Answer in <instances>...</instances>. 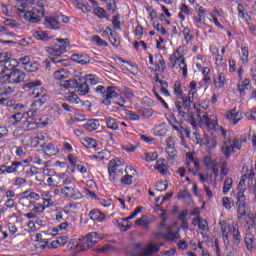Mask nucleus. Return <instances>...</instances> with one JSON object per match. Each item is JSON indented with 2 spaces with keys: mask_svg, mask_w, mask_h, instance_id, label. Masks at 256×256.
<instances>
[{
  "mask_svg": "<svg viewBox=\"0 0 256 256\" xmlns=\"http://www.w3.org/2000/svg\"><path fill=\"white\" fill-rule=\"evenodd\" d=\"M156 221V216L152 214L142 215L139 219L135 220L137 227H142L144 230H150L151 225Z\"/></svg>",
  "mask_w": 256,
  "mask_h": 256,
  "instance_id": "14",
  "label": "nucleus"
},
{
  "mask_svg": "<svg viewBox=\"0 0 256 256\" xmlns=\"http://www.w3.org/2000/svg\"><path fill=\"white\" fill-rule=\"evenodd\" d=\"M70 18L62 13L54 14L52 16H46L44 18V26L48 30L60 31L61 23L68 24Z\"/></svg>",
  "mask_w": 256,
  "mask_h": 256,
  "instance_id": "8",
  "label": "nucleus"
},
{
  "mask_svg": "<svg viewBox=\"0 0 256 256\" xmlns=\"http://www.w3.org/2000/svg\"><path fill=\"white\" fill-rule=\"evenodd\" d=\"M35 201H31L29 198V195H24V192L21 194V197L19 199V205L21 207H26L27 209H30V207H33V203Z\"/></svg>",
  "mask_w": 256,
  "mask_h": 256,
  "instance_id": "42",
  "label": "nucleus"
},
{
  "mask_svg": "<svg viewBox=\"0 0 256 256\" xmlns=\"http://www.w3.org/2000/svg\"><path fill=\"white\" fill-rule=\"evenodd\" d=\"M47 52L54 57H61L64 53H67V49L65 46H61L59 44H55L52 47L47 49Z\"/></svg>",
  "mask_w": 256,
  "mask_h": 256,
  "instance_id": "28",
  "label": "nucleus"
},
{
  "mask_svg": "<svg viewBox=\"0 0 256 256\" xmlns=\"http://www.w3.org/2000/svg\"><path fill=\"white\" fill-rule=\"evenodd\" d=\"M198 222V228L199 230L206 232L208 231V223L205 219H201L199 216H196L193 218V223Z\"/></svg>",
  "mask_w": 256,
  "mask_h": 256,
  "instance_id": "50",
  "label": "nucleus"
},
{
  "mask_svg": "<svg viewBox=\"0 0 256 256\" xmlns=\"http://www.w3.org/2000/svg\"><path fill=\"white\" fill-rule=\"evenodd\" d=\"M208 108L207 104H203V102H194V109L198 113V115L202 116L204 114H207L205 110Z\"/></svg>",
  "mask_w": 256,
  "mask_h": 256,
  "instance_id": "55",
  "label": "nucleus"
},
{
  "mask_svg": "<svg viewBox=\"0 0 256 256\" xmlns=\"http://www.w3.org/2000/svg\"><path fill=\"white\" fill-rule=\"evenodd\" d=\"M181 235L179 233V231H168L164 234V239L168 240V241H175L177 239H180Z\"/></svg>",
  "mask_w": 256,
  "mask_h": 256,
  "instance_id": "57",
  "label": "nucleus"
},
{
  "mask_svg": "<svg viewBox=\"0 0 256 256\" xmlns=\"http://www.w3.org/2000/svg\"><path fill=\"white\" fill-rule=\"evenodd\" d=\"M81 145L86 149H96L98 143L95 139L90 137H85L81 140Z\"/></svg>",
  "mask_w": 256,
  "mask_h": 256,
  "instance_id": "34",
  "label": "nucleus"
},
{
  "mask_svg": "<svg viewBox=\"0 0 256 256\" xmlns=\"http://www.w3.org/2000/svg\"><path fill=\"white\" fill-rule=\"evenodd\" d=\"M219 225L222 231L224 244L229 245V237L232 236L233 245L239 247L243 241L239 224L237 222L229 223L226 220H222L219 222Z\"/></svg>",
  "mask_w": 256,
  "mask_h": 256,
  "instance_id": "2",
  "label": "nucleus"
},
{
  "mask_svg": "<svg viewBox=\"0 0 256 256\" xmlns=\"http://www.w3.org/2000/svg\"><path fill=\"white\" fill-rule=\"evenodd\" d=\"M177 199H183L184 202L189 204L192 202V195L188 189H185L177 194Z\"/></svg>",
  "mask_w": 256,
  "mask_h": 256,
  "instance_id": "49",
  "label": "nucleus"
},
{
  "mask_svg": "<svg viewBox=\"0 0 256 256\" xmlns=\"http://www.w3.org/2000/svg\"><path fill=\"white\" fill-rule=\"evenodd\" d=\"M107 31H109L108 40L114 48H118L121 45V38L118 35V32L112 29L110 26H107Z\"/></svg>",
  "mask_w": 256,
  "mask_h": 256,
  "instance_id": "21",
  "label": "nucleus"
},
{
  "mask_svg": "<svg viewBox=\"0 0 256 256\" xmlns=\"http://www.w3.org/2000/svg\"><path fill=\"white\" fill-rule=\"evenodd\" d=\"M73 182V178L67 176V174H65V172H60V184H64L66 186L72 184Z\"/></svg>",
  "mask_w": 256,
  "mask_h": 256,
  "instance_id": "63",
  "label": "nucleus"
},
{
  "mask_svg": "<svg viewBox=\"0 0 256 256\" xmlns=\"http://www.w3.org/2000/svg\"><path fill=\"white\" fill-rule=\"evenodd\" d=\"M24 118V115L22 113H17L15 115H12L8 118V123L10 126L17 125L22 119Z\"/></svg>",
  "mask_w": 256,
  "mask_h": 256,
  "instance_id": "56",
  "label": "nucleus"
},
{
  "mask_svg": "<svg viewBox=\"0 0 256 256\" xmlns=\"http://www.w3.org/2000/svg\"><path fill=\"white\" fill-rule=\"evenodd\" d=\"M77 9H80L83 13H89L92 11L91 6L88 3H84V0H70Z\"/></svg>",
  "mask_w": 256,
  "mask_h": 256,
  "instance_id": "30",
  "label": "nucleus"
},
{
  "mask_svg": "<svg viewBox=\"0 0 256 256\" xmlns=\"http://www.w3.org/2000/svg\"><path fill=\"white\" fill-rule=\"evenodd\" d=\"M63 115V108H61L60 104H51L48 106V116L51 121H56L60 119Z\"/></svg>",
  "mask_w": 256,
  "mask_h": 256,
  "instance_id": "18",
  "label": "nucleus"
},
{
  "mask_svg": "<svg viewBox=\"0 0 256 256\" xmlns=\"http://www.w3.org/2000/svg\"><path fill=\"white\" fill-rule=\"evenodd\" d=\"M166 153L168 154L167 160L172 161L177 158V150L175 149V146L166 147L165 148Z\"/></svg>",
  "mask_w": 256,
  "mask_h": 256,
  "instance_id": "59",
  "label": "nucleus"
},
{
  "mask_svg": "<svg viewBox=\"0 0 256 256\" xmlns=\"http://www.w3.org/2000/svg\"><path fill=\"white\" fill-rule=\"evenodd\" d=\"M32 37L34 39H36L37 41H49L50 40L48 32H46L42 29L33 31Z\"/></svg>",
  "mask_w": 256,
  "mask_h": 256,
  "instance_id": "31",
  "label": "nucleus"
},
{
  "mask_svg": "<svg viewBox=\"0 0 256 256\" xmlns=\"http://www.w3.org/2000/svg\"><path fill=\"white\" fill-rule=\"evenodd\" d=\"M169 123L171 127L180 134V136H186L187 139H190L191 137L190 129L188 128L185 129L179 122H177L175 118H172L171 120H169Z\"/></svg>",
  "mask_w": 256,
  "mask_h": 256,
  "instance_id": "19",
  "label": "nucleus"
},
{
  "mask_svg": "<svg viewBox=\"0 0 256 256\" xmlns=\"http://www.w3.org/2000/svg\"><path fill=\"white\" fill-rule=\"evenodd\" d=\"M141 159L147 163L155 162L158 159V153L156 151L144 152L141 154Z\"/></svg>",
  "mask_w": 256,
  "mask_h": 256,
  "instance_id": "38",
  "label": "nucleus"
},
{
  "mask_svg": "<svg viewBox=\"0 0 256 256\" xmlns=\"http://www.w3.org/2000/svg\"><path fill=\"white\" fill-rule=\"evenodd\" d=\"M78 92L82 95L85 96L87 94H89L90 92V88L89 85L87 84V82L85 80H83V78H79L78 79Z\"/></svg>",
  "mask_w": 256,
  "mask_h": 256,
  "instance_id": "33",
  "label": "nucleus"
},
{
  "mask_svg": "<svg viewBox=\"0 0 256 256\" xmlns=\"http://www.w3.org/2000/svg\"><path fill=\"white\" fill-rule=\"evenodd\" d=\"M99 240H101L100 234L97 231H92L88 233L83 240H70L67 248L71 250L73 254H76L92 248Z\"/></svg>",
  "mask_w": 256,
  "mask_h": 256,
  "instance_id": "3",
  "label": "nucleus"
},
{
  "mask_svg": "<svg viewBox=\"0 0 256 256\" xmlns=\"http://www.w3.org/2000/svg\"><path fill=\"white\" fill-rule=\"evenodd\" d=\"M244 243L249 251H253L254 245H255V238L252 233H246L245 238H244Z\"/></svg>",
  "mask_w": 256,
  "mask_h": 256,
  "instance_id": "40",
  "label": "nucleus"
},
{
  "mask_svg": "<svg viewBox=\"0 0 256 256\" xmlns=\"http://www.w3.org/2000/svg\"><path fill=\"white\" fill-rule=\"evenodd\" d=\"M160 250H161L160 246L154 245L152 244V242H150V244H148V246L144 250V255L151 256L153 253L155 254L159 253Z\"/></svg>",
  "mask_w": 256,
  "mask_h": 256,
  "instance_id": "45",
  "label": "nucleus"
},
{
  "mask_svg": "<svg viewBox=\"0 0 256 256\" xmlns=\"http://www.w3.org/2000/svg\"><path fill=\"white\" fill-rule=\"evenodd\" d=\"M46 183L49 187H58L61 184L60 174L54 172V174L46 179Z\"/></svg>",
  "mask_w": 256,
  "mask_h": 256,
  "instance_id": "37",
  "label": "nucleus"
},
{
  "mask_svg": "<svg viewBox=\"0 0 256 256\" xmlns=\"http://www.w3.org/2000/svg\"><path fill=\"white\" fill-rule=\"evenodd\" d=\"M196 118H200L201 123L206 127L209 132H215L218 124V117L215 115H211L210 117L207 114L204 115H196Z\"/></svg>",
  "mask_w": 256,
  "mask_h": 256,
  "instance_id": "12",
  "label": "nucleus"
},
{
  "mask_svg": "<svg viewBox=\"0 0 256 256\" xmlns=\"http://www.w3.org/2000/svg\"><path fill=\"white\" fill-rule=\"evenodd\" d=\"M96 94L101 96L102 104L110 105L114 99L119 97V89L115 86L98 85L96 87Z\"/></svg>",
  "mask_w": 256,
  "mask_h": 256,
  "instance_id": "6",
  "label": "nucleus"
},
{
  "mask_svg": "<svg viewBox=\"0 0 256 256\" xmlns=\"http://www.w3.org/2000/svg\"><path fill=\"white\" fill-rule=\"evenodd\" d=\"M177 99H181L182 101L181 104L191 107L192 103L195 101V96L190 95V93L188 92V96H186V94L182 93V96H177Z\"/></svg>",
  "mask_w": 256,
  "mask_h": 256,
  "instance_id": "41",
  "label": "nucleus"
},
{
  "mask_svg": "<svg viewBox=\"0 0 256 256\" xmlns=\"http://www.w3.org/2000/svg\"><path fill=\"white\" fill-rule=\"evenodd\" d=\"M221 151L224 157H226V159H230L231 155L235 153V151L232 150L231 145L230 146L228 145L227 141H224Z\"/></svg>",
  "mask_w": 256,
  "mask_h": 256,
  "instance_id": "52",
  "label": "nucleus"
},
{
  "mask_svg": "<svg viewBox=\"0 0 256 256\" xmlns=\"http://www.w3.org/2000/svg\"><path fill=\"white\" fill-rule=\"evenodd\" d=\"M204 145L209 148L210 150H213L217 147V141L214 138L205 137L204 138Z\"/></svg>",
  "mask_w": 256,
  "mask_h": 256,
  "instance_id": "61",
  "label": "nucleus"
},
{
  "mask_svg": "<svg viewBox=\"0 0 256 256\" xmlns=\"http://www.w3.org/2000/svg\"><path fill=\"white\" fill-rule=\"evenodd\" d=\"M89 217L92 221H94V223H101L106 219V215L101 211H98V209L91 210L89 213Z\"/></svg>",
  "mask_w": 256,
  "mask_h": 256,
  "instance_id": "29",
  "label": "nucleus"
},
{
  "mask_svg": "<svg viewBox=\"0 0 256 256\" xmlns=\"http://www.w3.org/2000/svg\"><path fill=\"white\" fill-rule=\"evenodd\" d=\"M26 9H28V4L26 2H22L20 4V7L18 8V12L22 13L23 18L31 24H36L39 23L41 21V19L45 16V14H43V10L40 9L38 10L37 8H33L30 11H26Z\"/></svg>",
  "mask_w": 256,
  "mask_h": 256,
  "instance_id": "7",
  "label": "nucleus"
},
{
  "mask_svg": "<svg viewBox=\"0 0 256 256\" xmlns=\"http://www.w3.org/2000/svg\"><path fill=\"white\" fill-rule=\"evenodd\" d=\"M42 199V205L46 208V209H50V207H54V199H53V195L51 192L49 191H42L41 192V198Z\"/></svg>",
  "mask_w": 256,
  "mask_h": 256,
  "instance_id": "25",
  "label": "nucleus"
},
{
  "mask_svg": "<svg viewBox=\"0 0 256 256\" xmlns=\"http://www.w3.org/2000/svg\"><path fill=\"white\" fill-rule=\"evenodd\" d=\"M174 112L177 113V116L188 122L193 128H197V116L191 112V106H186L185 104H182L181 101L176 100Z\"/></svg>",
  "mask_w": 256,
  "mask_h": 256,
  "instance_id": "5",
  "label": "nucleus"
},
{
  "mask_svg": "<svg viewBox=\"0 0 256 256\" xmlns=\"http://www.w3.org/2000/svg\"><path fill=\"white\" fill-rule=\"evenodd\" d=\"M112 27L115 31H122L121 15L117 14L112 17Z\"/></svg>",
  "mask_w": 256,
  "mask_h": 256,
  "instance_id": "51",
  "label": "nucleus"
},
{
  "mask_svg": "<svg viewBox=\"0 0 256 256\" xmlns=\"http://www.w3.org/2000/svg\"><path fill=\"white\" fill-rule=\"evenodd\" d=\"M141 116L145 119H149L154 115L152 108H140L139 110Z\"/></svg>",
  "mask_w": 256,
  "mask_h": 256,
  "instance_id": "64",
  "label": "nucleus"
},
{
  "mask_svg": "<svg viewBox=\"0 0 256 256\" xmlns=\"http://www.w3.org/2000/svg\"><path fill=\"white\" fill-rule=\"evenodd\" d=\"M155 169L160 173L161 175L167 176L170 175L168 165L164 164V162L160 163V161H157V164L155 166Z\"/></svg>",
  "mask_w": 256,
  "mask_h": 256,
  "instance_id": "48",
  "label": "nucleus"
},
{
  "mask_svg": "<svg viewBox=\"0 0 256 256\" xmlns=\"http://www.w3.org/2000/svg\"><path fill=\"white\" fill-rule=\"evenodd\" d=\"M213 80L214 88L217 90L224 89L225 85L227 84L226 74L224 72H220L219 74L215 75Z\"/></svg>",
  "mask_w": 256,
  "mask_h": 256,
  "instance_id": "23",
  "label": "nucleus"
},
{
  "mask_svg": "<svg viewBox=\"0 0 256 256\" xmlns=\"http://www.w3.org/2000/svg\"><path fill=\"white\" fill-rule=\"evenodd\" d=\"M60 193L64 198L71 199V200H80L83 198L82 193L74 187H69V186L63 187L61 188Z\"/></svg>",
  "mask_w": 256,
  "mask_h": 256,
  "instance_id": "13",
  "label": "nucleus"
},
{
  "mask_svg": "<svg viewBox=\"0 0 256 256\" xmlns=\"http://www.w3.org/2000/svg\"><path fill=\"white\" fill-rule=\"evenodd\" d=\"M124 167H125L124 160L122 158L115 157L108 162V173L125 171Z\"/></svg>",
  "mask_w": 256,
  "mask_h": 256,
  "instance_id": "16",
  "label": "nucleus"
},
{
  "mask_svg": "<svg viewBox=\"0 0 256 256\" xmlns=\"http://www.w3.org/2000/svg\"><path fill=\"white\" fill-rule=\"evenodd\" d=\"M83 81H86V83L91 86H96L100 83L99 77L94 74L86 75L83 77Z\"/></svg>",
  "mask_w": 256,
  "mask_h": 256,
  "instance_id": "46",
  "label": "nucleus"
},
{
  "mask_svg": "<svg viewBox=\"0 0 256 256\" xmlns=\"http://www.w3.org/2000/svg\"><path fill=\"white\" fill-rule=\"evenodd\" d=\"M54 79L57 81H63L67 79V71L65 69H59L54 72Z\"/></svg>",
  "mask_w": 256,
  "mask_h": 256,
  "instance_id": "60",
  "label": "nucleus"
},
{
  "mask_svg": "<svg viewBox=\"0 0 256 256\" xmlns=\"http://www.w3.org/2000/svg\"><path fill=\"white\" fill-rule=\"evenodd\" d=\"M64 97H65V100L71 104L81 105V106L85 105L84 101H82L74 91L66 92Z\"/></svg>",
  "mask_w": 256,
  "mask_h": 256,
  "instance_id": "26",
  "label": "nucleus"
},
{
  "mask_svg": "<svg viewBox=\"0 0 256 256\" xmlns=\"http://www.w3.org/2000/svg\"><path fill=\"white\" fill-rule=\"evenodd\" d=\"M236 207H237V218L239 220L244 219L247 216V205H246V195L245 190L237 192L236 195Z\"/></svg>",
  "mask_w": 256,
  "mask_h": 256,
  "instance_id": "10",
  "label": "nucleus"
},
{
  "mask_svg": "<svg viewBox=\"0 0 256 256\" xmlns=\"http://www.w3.org/2000/svg\"><path fill=\"white\" fill-rule=\"evenodd\" d=\"M240 112H237V108H231L228 113H226V119L230 120L232 126H236L240 121L243 120V117H239Z\"/></svg>",
  "mask_w": 256,
  "mask_h": 256,
  "instance_id": "22",
  "label": "nucleus"
},
{
  "mask_svg": "<svg viewBox=\"0 0 256 256\" xmlns=\"http://www.w3.org/2000/svg\"><path fill=\"white\" fill-rule=\"evenodd\" d=\"M184 50V47L179 46L173 54L169 55L168 58V67L171 69L176 68L178 64V68L182 71V76L184 79L188 78V65L186 63L184 55H182V51Z\"/></svg>",
  "mask_w": 256,
  "mask_h": 256,
  "instance_id": "4",
  "label": "nucleus"
},
{
  "mask_svg": "<svg viewBox=\"0 0 256 256\" xmlns=\"http://www.w3.org/2000/svg\"><path fill=\"white\" fill-rule=\"evenodd\" d=\"M246 141L245 139L244 140H240L238 138H235L232 139L231 138H228V143H230V148L233 152H235V150H238L240 151L242 149V143Z\"/></svg>",
  "mask_w": 256,
  "mask_h": 256,
  "instance_id": "44",
  "label": "nucleus"
},
{
  "mask_svg": "<svg viewBox=\"0 0 256 256\" xmlns=\"http://www.w3.org/2000/svg\"><path fill=\"white\" fill-rule=\"evenodd\" d=\"M41 86L42 82L40 80L30 81L23 85V90L30 94V98L35 99L32 102V110L27 112L30 118L47 103V95L44 93V90L40 88Z\"/></svg>",
  "mask_w": 256,
  "mask_h": 256,
  "instance_id": "1",
  "label": "nucleus"
},
{
  "mask_svg": "<svg viewBox=\"0 0 256 256\" xmlns=\"http://www.w3.org/2000/svg\"><path fill=\"white\" fill-rule=\"evenodd\" d=\"M232 186H233L232 178L231 177L226 178V180H224V187H223L224 195L229 193V191L232 189Z\"/></svg>",
  "mask_w": 256,
  "mask_h": 256,
  "instance_id": "62",
  "label": "nucleus"
},
{
  "mask_svg": "<svg viewBox=\"0 0 256 256\" xmlns=\"http://www.w3.org/2000/svg\"><path fill=\"white\" fill-rule=\"evenodd\" d=\"M251 88V79L245 78L243 80L238 81L237 83V92L240 96H245L246 91Z\"/></svg>",
  "mask_w": 256,
  "mask_h": 256,
  "instance_id": "24",
  "label": "nucleus"
},
{
  "mask_svg": "<svg viewBox=\"0 0 256 256\" xmlns=\"http://www.w3.org/2000/svg\"><path fill=\"white\" fill-rule=\"evenodd\" d=\"M22 166H23V164L20 161H13V162H11V165H9V166L2 164V165H0V175L14 174Z\"/></svg>",
  "mask_w": 256,
  "mask_h": 256,
  "instance_id": "17",
  "label": "nucleus"
},
{
  "mask_svg": "<svg viewBox=\"0 0 256 256\" xmlns=\"http://www.w3.org/2000/svg\"><path fill=\"white\" fill-rule=\"evenodd\" d=\"M12 69L13 70L8 75L9 84L17 85V84L24 82V80L26 78V74L19 69H14V68H12Z\"/></svg>",
  "mask_w": 256,
  "mask_h": 256,
  "instance_id": "15",
  "label": "nucleus"
},
{
  "mask_svg": "<svg viewBox=\"0 0 256 256\" xmlns=\"http://www.w3.org/2000/svg\"><path fill=\"white\" fill-rule=\"evenodd\" d=\"M84 129H86L87 131H96L100 128V123L99 120L97 119H91L88 120L84 125H83Z\"/></svg>",
  "mask_w": 256,
  "mask_h": 256,
  "instance_id": "35",
  "label": "nucleus"
},
{
  "mask_svg": "<svg viewBox=\"0 0 256 256\" xmlns=\"http://www.w3.org/2000/svg\"><path fill=\"white\" fill-rule=\"evenodd\" d=\"M183 37H184V41L187 45L192 44L193 42V34L191 32V29L189 27H184L183 31H182Z\"/></svg>",
  "mask_w": 256,
  "mask_h": 256,
  "instance_id": "54",
  "label": "nucleus"
},
{
  "mask_svg": "<svg viewBox=\"0 0 256 256\" xmlns=\"http://www.w3.org/2000/svg\"><path fill=\"white\" fill-rule=\"evenodd\" d=\"M68 162L70 167L72 168V172L74 173L75 170L81 173L82 175L90 174L88 168L83 164L81 161L78 163V159L76 154L69 153L67 156Z\"/></svg>",
  "mask_w": 256,
  "mask_h": 256,
  "instance_id": "11",
  "label": "nucleus"
},
{
  "mask_svg": "<svg viewBox=\"0 0 256 256\" xmlns=\"http://www.w3.org/2000/svg\"><path fill=\"white\" fill-rule=\"evenodd\" d=\"M123 175L124 171L108 172V179L110 182L118 184L120 183V180L122 179Z\"/></svg>",
  "mask_w": 256,
  "mask_h": 256,
  "instance_id": "39",
  "label": "nucleus"
},
{
  "mask_svg": "<svg viewBox=\"0 0 256 256\" xmlns=\"http://www.w3.org/2000/svg\"><path fill=\"white\" fill-rule=\"evenodd\" d=\"M240 56L239 60L242 63V65L247 66L250 62L249 57H250V49L249 45L247 42H242L240 45Z\"/></svg>",
  "mask_w": 256,
  "mask_h": 256,
  "instance_id": "20",
  "label": "nucleus"
},
{
  "mask_svg": "<svg viewBox=\"0 0 256 256\" xmlns=\"http://www.w3.org/2000/svg\"><path fill=\"white\" fill-rule=\"evenodd\" d=\"M237 15L238 18L243 20L245 23H249L252 20V17L247 13V10L242 3L237 4Z\"/></svg>",
  "mask_w": 256,
  "mask_h": 256,
  "instance_id": "27",
  "label": "nucleus"
},
{
  "mask_svg": "<svg viewBox=\"0 0 256 256\" xmlns=\"http://www.w3.org/2000/svg\"><path fill=\"white\" fill-rule=\"evenodd\" d=\"M104 123H105L106 127L112 131L119 130V122L115 118L107 117V118H105Z\"/></svg>",
  "mask_w": 256,
  "mask_h": 256,
  "instance_id": "36",
  "label": "nucleus"
},
{
  "mask_svg": "<svg viewBox=\"0 0 256 256\" xmlns=\"http://www.w3.org/2000/svg\"><path fill=\"white\" fill-rule=\"evenodd\" d=\"M247 230H256V213L248 214V220L246 221Z\"/></svg>",
  "mask_w": 256,
  "mask_h": 256,
  "instance_id": "47",
  "label": "nucleus"
},
{
  "mask_svg": "<svg viewBox=\"0 0 256 256\" xmlns=\"http://www.w3.org/2000/svg\"><path fill=\"white\" fill-rule=\"evenodd\" d=\"M156 59L157 61H156L155 67H153L152 69L155 71H160V73H163L166 69V62L163 59V57L160 55L156 56Z\"/></svg>",
  "mask_w": 256,
  "mask_h": 256,
  "instance_id": "43",
  "label": "nucleus"
},
{
  "mask_svg": "<svg viewBox=\"0 0 256 256\" xmlns=\"http://www.w3.org/2000/svg\"><path fill=\"white\" fill-rule=\"evenodd\" d=\"M37 127H38V125L33 120H26L22 126L23 130L26 132L32 131V130L36 129Z\"/></svg>",
  "mask_w": 256,
  "mask_h": 256,
  "instance_id": "58",
  "label": "nucleus"
},
{
  "mask_svg": "<svg viewBox=\"0 0 256 256\" xmlns=\"http://www.w3.org/2000/svg\"><path fill=\"white\" fill-rule=\"evenodd\" d=\"M44 153L48 156V157H54L59 153L58 148L54 145V144H47V145H43L42 146Z\"/></svg>",
  "mask_w": 256,
  "mask_h": 256,
  "instance_id": "32",
  "label": "nucleus"
},
{
  "mask_svg": "<svg viewBox=\"0 0 256 256\" xmlns=\"http://www.w3.org/2000/svg\"><path fill=\"white\" fill-rule=\"evenodd\" d=\"M108 155H110V152L109 151H107V150H103V151H100V152H98V153H96V154H93L92 155V159H94V160H96V161H98V162H102V161H104V160H108Z\"/></svg>",
  "mask_w": 256,
  "mask_h": 256,
  "instance_id": "53",
  "label": "nucleus"
},
{
  "mask_svg": "<svg viewBox=\"0 0 256 256\" xmlns=\"http://www.w3.org/2000/svg\"><path fill=\"white\" fill-rule=\"evenodd\" d=\"M46 209L47 208L42 203L34 201L32 203V210L24 214V217L28 220H35L36 225L41 226L43 223L41 216L45 213Z\"/></svg>",
  "mask_w": 256,
  "mask_h": 256,
  "instance_id": "9",
  "label": "nucleus"
}]
</instances>
